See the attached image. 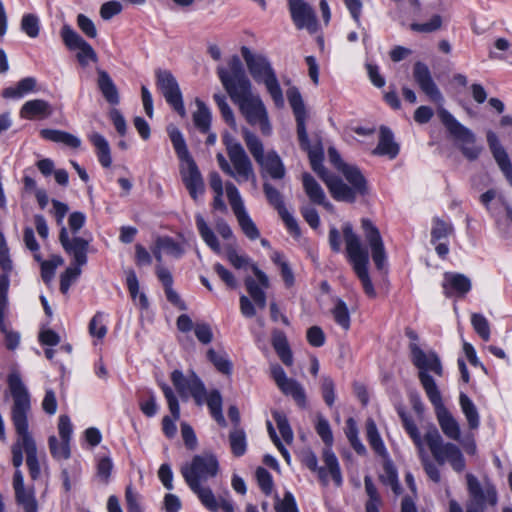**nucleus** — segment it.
I'll return each mask as SVG.
<instances>
[{
	"label": "nucleus",
	"mask_w": 512,
	"mask_h": 512,
	"mask_svg": "<svg viewBox=\"0 0 512 512\" xmlns=\"http://www.w3.org/2000/svg\"><path fill=\"white\" fill-rule=\"evenodd\" d=\"M224 142L233 168L226 158L221 153H218L216 159L221 170L235 178L238 183L251 180L255 184L256 176L252 163L241 144L233 140L228 133L224 135Z\"/></svg>",
	"instance_id": "nucleus-5"
},
{
	"label": "nucleus",
	"mask_w": 512,
	"mask_h": 512,
	"mask_svg": "<svg viewBox=\"0 0 512 512\" xmlns=\"http://www.w3.org/2000/svg\"><path fill=\"white\" fill-rule=\"evenodd\" d=\"M12 272L13 262L9 248L4 234L0 231V331L5 336V346L9 350H15L20 343L19 333L9 331L4 322L8 310V290Z\"/></svg>",
	"instance_id": "nucleus-4"
},
{
	"label": "nucleus",
	"mask_w": 512,
	"mask_h": 512,
	"mask_svg": "<svg viewBox=\"0 0 512 512\" xmlns=\"http://www.w3.org/2000/svg\"><path fill=\"white\" fill-rule=\"evenodd\" d=\"M171 382L182 399H188L191 396L196 405L202 406L205 402L207 389L203 381L194 371H189L184 375L181 370H174L171 373Z\"/></svg>",
	"instance_id": "nucleus-10"
},
{
	"label": "nucleus",
	"mask_w": 512,
	"mask_h": 512,
	"mask_svg": "<svg viewBox=\"0 0 512 512\" xmlns=\"http://www.w3.org/2000/svg\"><path fill=\"white\" fill-rule=\"evenodd\" d=\"M207 358L219 372L226 375L231 374L232 363L225 352H216L213 348H210L207 351Z\"/></svg>",
	"instance_id": "nucleus-48"
},
{
	"label": "nucleus",
	"mask_w": 512,
	"mask_h": 512,
	"mask_svg": "<svg viewBox=\"0 0 512 512\" xmlns=\"http://www.w3.org/2000/svg\"><path fill=\"white\" fill-rule=\"evenodd\" d=\"M399 150V144L395 141L391 130H380L378 145L374 149L373 153L394 159L398 155Z\"/></svg>",
	"instance_id": "nucleus-31"
},
{
	"label": "nucleus",
	"mask_w": 512,
	"mask_h": 512,
	"mask_svg": "<svg viewBox=\"0 0 512 512\" xmlns=\"http://www.w3.org/2000/svg\"><path fill=\"white\" fill-rule=\"evenodd\" d=\"M345 244L346 258L349 263H352V226L347 224L340 232L337 228L332 227L329 230V245L331 249L339 253L342 251V246Z\"/></svg>",
	"instance_id": "nucleus-26"
},
{
	"label": "nucleus",
	"mask_w": 512,
	"mask_h": 512,
	"mask_svg": "<svg viewBox=\"0 0 512 512\" xmlns=\"http://www.w3.org/2000/svg\"><path fill=\"white\" fill-rule=\"evenodd\" d=\"M21 30L30 38H36L40 33V20L35 14H25L21 19Z\"/></svg>",
	"instance_id": "nucleus-55"
},
{
	"label": "nucleus",
	"mask_w": 512,
	"mask_h": 512,
	"mask_svg": "<svg viewBox=\"0 0 512 512\" xmlns=\"http://www.w3.org/2000/svg\"><path fill=\"white\" fill-rule=\"evenodd\" d=\"M369 255L367 249L363 248L360 239L354 235V272L361 281L362 287L366 295L375 297L376 291L371 282L369 272Z\"/></svg>",
	"instance_id": "nucleus-18"
},
{
	"label": "nucleus",
	"mask_w": 512,
	"mask_h": 512,
	"mask_svg": "<svg viewBox=\"0 0 512 512\" xmlns=\"http://www.w3.org/2000/svg\"><path fill=\"white\" fill-rule=\"evenodd\" d=\"M469 499L466 503V512H485L487 506L497 504V492L493 485L482 487L473 474L466 475Z\"/></svg>",
	"instance_id": "nucleus-11"
},
{
	"label": "nucleus",
	"mask_w": 512,
	"mask_h": 512,
	"mask_svg": "<svg viewBox=\"0 0 512 512\" xmlns=\"http://www.w3.org/2000/svg\"><path fill=\"white\" fill-rule=\"evenodd\" d=\"M459 402L470 429L475 430L480 425L479 413L472 400L464 393L460 394Z\"/></svg>",
	"instance_id": "nucleus-42"
},
{
	"label": "nucleus",
	"mask_w": 512,
	"mask_h": 512,
	"mask_svg": "<svg viewBox=\"0 0 512 512\" xmlns=\"http://www.w3.org/2000/svg\"><path fill=\"white\" fill-rule=\"evenodd\" d=\"M158 243V247L162 248V250L168 254L171 255L174 258H180L184 254V248L176 242L173 238L168 236L158 237L156 239Z\"/></svg>",
	"instance_id": "nucleus-54"
},
{
	"label": "nucleus",
	"mask_w": 512,
	"mask_h": 512,
	"mask_svg": "<svg viewBox=\"0 0 512 512\" xmlns=\"http://www.w3.org/2000/svg\"><path fill=\"white\" fill-rule=\"evenodd\" d=\"M217 74L247 123L251 126L267 128L269 121L266 108L260 97L252 93L251 81L245 73L240 58L237 55L232 56L228 61V68L218 67Z\"/></svg>",
	"instance_id": "nucleus-1"
},
{
	"label": "nucleus",
	"mask_w": 512,
	"mask_h": 512,
	"mask_svg": "<svg viewBox=\"0 0 512 512\" xmlns=\"http://www.w3.org/2000/svg\"><path fill=\"white\" fill-rule=\"evenodd\" d=\"M257 163L271 176L273 179H282L285 176V167L280 157L275 152H268Z\"/></svg>",
	"instance_id": "nucleus-35"
},
{
	"label": "nucleus",
	"mask_w": 512,
	"mask_h": 512,
	"mask_svg": "<svg viewBox=\"0 0 512 512\" xmlns=\"http://www.w3.org/2000/svg\"><path fill=\"white\" fill-rule=\"evenodd\" d=\"M241 54L253 79L265 85L276 106H282L284 104L282 89L268 60L262 55L252 53L247 47L241 48Z\"/></svg>",
	"instance_id": "nucleus-6"
},
{
	"label": "nucleus",
	"mask_w": 512,
	"mask_h": 512,
	"mask_svg": "<svg viewBox=\"0 0 512 512\" xmlns=\"http://www.w3.org/2000/svg\"><path fill=\"white\" fill-rule=\"evenodd\" d=\"M271 377L281 392L291 396L302 408L306 406V394L302 385L295 379L288 378L284 369L279 364L271 366Z\"/></svg>",
	"instance_id": "nucleus-16"
},
{
	"label": "nucleus",
	"mask_w": 512,
	"mask_h": 512,
	"mask_svg": "<svg viewBox=\"0 0 512 512\" xmlns=\"http://www.w3.org/2000/svg\"><path fill=\"white\" fill-rule=\"evenodd\" d=\"M380 479L383 484L390 486L394 493H400L397 470L391 461H386L384 463L383 474L380 476Z\"/></svg>",
	"instance_id": "nucleus-51"
},
{
	"label": "nucleus",
	"mask_w": 512,
	"mask_h": 512,
	"mask_svg": "<svg viewBox=\"0 0 512 512\" xmlns=\"http://www.w3.org/2000/svg\"><path fill=\"white\" fill-rule=\"evenodd\" d=\"M190 489L197 494L203 506L209 511L217 512L221 508L224 512H234L233 504L225 498L218 500L210 488L199 485Z\"/></svg>",
	"instance_id": "nucleus-27"
},
{
	"label": "nucleus",
	"mask_w": 512,
	"mask_h": 512,
	"mask_svg": "<svg viewBox=\"0 0 512 512\" xmlns=\"http://www.w3.org/2000/svg\"><path fill=\"white\" fill-rule=\"evenodd\" d=\"M213 98L225 123L228 126H235L234 113L227 102L226 96L224 94H214Z\"/></svg>",
	"instance_id": "nucleus-64"
},
{
	"label": "nucleus",
	"mask_w": 512,
	"mask_h": 512,
	"mask_svg": "<svg viewBox=\"0 0 512 512\" xmlns=\"http://www.w3.org/2000/svg\"><path fill=\"white\" fill-rule=\"evenodd\" d=\"M237 221L243 233L250 240H256L260 232L246 211L236 215Z\"/></svg>",
	"instance_id": "nucleus-52"
},
{
	"label": "nucleus",
	"mask_w": 512,
	"mask_h": 512,
	"mask_svg": "<svg viewBox=\"0 0 512 512\" xmlns=\"http://www.w3.org/2000/svg\"><path fill=\"white\" fill-rule=\"evenodd\" d=\"M302 181L309 199L316 204H323L325 200V193L317 181L309 173L303 174Z\"/></svg>",
	"instance_id": "nucleus-43"
},
{
	"label": "nucleus",
	"mask_w": 512,
	"mask_h": 512,
	"mask_svg": "<svg viewBox=\"0 0 512 512\" xmlns=\"http://www.w3.org/2000/svg\"><path fill=\"white\" fill-rule=\"evenodd\" d=\"M53 113V107L43 99H33L25 102L20 109V117L29 120H44Z\"/></svg>",
	"instance_id": "nucleus-29"
},
{
	"label": "nucleus",
	"mask_w": 512,
	"mask_h": 512,
	"mask_svg": "<svg viewBox=\"0 0 512 512\" xmlns=\"http://www.w3.org/2000/svg\"><path fill=\"white\" fill-rule=\"evenodd\" d=\"M156 74V85L161 91L166 102L177 112L181 117H185L186 111L183 103L182 93L179 85L168 70L158 69Z\"/></svg>",
	"instance_id": "nucleus-13"
},
{
	"label": "nucleus",
	"mask_w": 512,
	"mask_h": 512,
	"mask_svg": "<svg viewBox=\"0 0 512 512\" xmlns=\"http://www.w3.org/2000/svg\"><path fill=\"white\" fill-rule=\"evenodd\" d=\"M225 256L229 263L236 269L246 267L250 263L249 257L237 252V243H227L224 248Z\"/></svg>",
	"instance_id": "nucleus-50"
},
{
	"label": "nucleus",
	"mask_w": 512,
	"mask_h": 512,
	"mask_svg": "<svg viewBox=\"0 0 512 512\" xmlns=\"http://www.w3.org/2000/svg\"><path fill=\"white\" fill-rule=\"evenodd\" d=\"M302 462L309 470L317 473V476L323 485L328 484V474H330L329 468L325 463L324 466H318V459L314 452H304L302 456Z\"/></svg>",
	"instance_id": "nucleus-41"
},
{
	"label": "nucleus",
	"mask_w": 512,
	"mask_h": 512,
	"mask_svg": "<svg viewBox=\"0 0 512 512\" xmlns=\"http://www.w3.org/2000/svg\"><path fill=\"white\" fill-rule=\"evenodd\" d=\"M244 140L255 161H260L264 156V149L263 144L259 138L255 136L250 130H245Z\"/></svg>",
	"instance_id": "nucleus-58"
},
{
	"label": "nucleus",
	"mask_w": 512,
	"mask_h": 512,
	"mask_svg": "<svg viewBox=\"0 0 512 512\" xmlns=\"http://www.w3.org/2000/svg\"><path fill=\"white\" fill-rule=\"evenodd\" d=\"M48 445L50 453L55 459H68L70 457V442L61 440V443H59L55 436H50L48 439Z\"/></svg>",
	"instance_id": "nucleus-53"
},
{
	"label": "nucleus",
	"mask_w": 512,
	"mask_h": 512,
	"mask_svg": "<svg viewBox=\"0 0 512 512\" xmlns=\"http://www.w3.org/2000/svg\"><path fill=\"white\" fill-rule=\"evenodd\" d=\"M37 81L34 77H26L21 79L15 86L8 87L2 91L4 98L20 99L25 95L33 92L36 88Z\"/></svg>",
	"instance_id": "nucleus-38"
},
{
	"label": "nucleus",
	"mask_w": 512,
	"mask_h": 512,
	"mask_svg": "<svg viewBox=\"0 0 512 512\" xmlns=\"http://www.w3.org/2000/svg\"><path fill=\"white\" fill-rule=\"evenodd\" d=\"M287 99L293 110L297 128H305L306 109L299 90L291 87L287 90Z\"/></svg>",
	"instance_id": "nucleus-34"
},
{
	"label": "nucleus",
	"mask_w": 512,
	"mask_h": 512,
	"mask_svg": "<svg viewBox=\"0 0 512 512\" xmlns=\"http://www.w3.org/2000/svg\"><path fill=\"white\" fill-rule=\"evenodd\" d=\"M448 139L458 147L468 160H475L482 151L470 130H448Z\"/></svg>",
	"instance_id": "nucleus-22"
},
{
	"label": "nucleus",
	"mask_w": 512,
	"mask_h": 512,
	"mask_svg": "<svg viewBox=\"0 0 512 512\" xmlns=\"http://www.w3.org/2000/svg\"><path fill=\"white\" fill-rule=\"evenodd\" d=\"M332 314L336 323L347 331L350 327V317L348 307L343 300H336Z\"/></svg>",
	"instance_id": "nucleus-57"
},
{
	"label": "nucleus",
	"mask_w": 512,
	"mask_h": 512,
	"mask_svg": "<svg viewBox=\"0 0 512 512\" xmlns=\"http://www.w3.org/2000/svg\"><path fill=\"white\" fill-rule=\"evenodd\" d=\"M409 348L412 362L419 369V380L426 394L428 395V385L430 383L434 386L435 389L438 388L432 376H430L427 372L431 371L438 376H442L443 368L441 361L435 352H425L417 345V343H410Z\"/></svg>",
	"instance_id": "nucleus-9"
},
{
	"label": "nucleus",
	"mask_w": 512,
	"mask_h": 512,
	"mask_svg": "<svg viewBox=\"0 0 512 512\" xmlns=\"http://www.w3.org/2000/svg\"><path fill=\"white\" fill-rule=\"evenodd\" d=\"M210 410L212 417L222 427L227 425L222 413V396L216 389L207 392L205 402Z\"/></svg>",
	"instance_id": "nucleus-39"
},
{
	"label": "nucleus",
	"mask_w": 512,
	"mask_h": 512,
	"mask_svg": "<svg viewBox=\"0 0 512 512\" xmlns=\"http://www.w3.org/2000/svg\"><path fill=\"white\" fill-rule=\"evenodd\" d=\"M316 432L321 437L323 442L325 443L326 447L323 449V462L326 464V466L329 468L330 475L335 482L336 485H341L342 483V477L341 472L339 468L338 460L335 456V454L331 451L330 447L333 443V435L332 431L330 429V425L328 421L322 417L318 416L317 424H316Z\"/></svg>",
	"instance_id": "nucleus-14"
},
{
	"label": "nucleus",
	"mask_w": 512,
	"mask_h": 512,
	"mask_svg": "<svg viewBox=\"0 0 512 512\" xmlns=\"http://www.w3.org/2000/svg\"><path fill=\"white\" fill-rule=\"evenodd\" d=\"M7 383L13 399L11 419L16 433L23 438V449L26 453V465L30 477L37 480L40 477L37 446L28 430V414L31 411L30 394L18 371L8 375Z\"/></svg>",
	"instance_id": "nucleus-2"
},
{
	"label": "nucleus",
	"mask_w": 512,
	"mask_h": 512,
	"mask_svg": "<svg viewBox=\"0 0 512 512\" xmlns=\"http://www.w3.org/2000/svg\"><path fill=\"white\" fill-rule=\"evenodd\" d=\"M366 436L367 440L372 449L380 456H386V448L380 437L375 422L372 419H368L366 423Z\"/></svg>",
	"instance_id": "nucleus-44"
},
{
	"label": "nucleus",
	"mask_w": 512,
	"mask_h": 512,
	"mask_svg": "<svg viewBox=\"0 0 512 512\" xmlns=\"http://www.w3.org/2000/svg\"><path fill=\"white\" fill-rule=\"evenodd\" d=\"M231 452L235 457H241L247 450L246 433L241 427H234L229 433Z\"/></svg>",
	"instance_id": "nucleus-40"
},
{
	"label": "nucleus",
	"mask_w": 512,
	"mask_h": 512,
	"mask_svg": "<svg viewBox=\"0 0 512 512\" xmlns=\"http://www.w3.org/2000/svg\"><path fill=\"white\" fill-rule=\"evenodd\" d=\"M442 26V17L435 14L431 17L428 22L417 23L413 22L410 24V29L418 33H432L439 30Z\"/></svg>",
	"instance_id": "nucleus-61"
},
{
	"label": "nucleus",
	"mask_w": 512,
	"mask_h": 512,
	"mask_svg": "<svg viewBox=\"0 0 512 512\" xmlns=\"http://www.w3.org/2000/svg\"><path fill=\"white\" fill-rule=\"evenodd\" d=\"M97 73H98V81H97L98 88L101 91L105 100L112 105L118 104L119 103V93H118L116 85L114 84V82L111 79V77L109 76V74L106 71L101 70V69H99L97 71Z\"/></svg>",
	"instance_id": "nucleus-33"
},
{
	"label": "nucleus",
	"mask_w": 512,
	"mask_h": 512,
	"mask_svg": "<svg viewBox=\"0 0 512 512\" xmlns=\"http://www.w3.org/2000/svg\"><path fill=\"white\" fill-rule=\"evenodd\" d=\"M428 398L433 404L439 426L444 435L454 441H460L461 430L457 420L444 406L440 391L430 383L428 385Z\"/></svg>",
	"instance_id": "nucleus-12"
},
{
	"label": "nucleus",
	"mask_w": 512,
	"mask_h": 512,
	"mask_svg": "<svg viewBox=\"0 0 512 512\" xmlns=\"http://www.w3.org/2000/svg\"><path fill=\"white\" fill-rule=\"evenodd\" d=\"M16 503L24 509V512H38V503L33 490L15 491Z\"/></svg>",
	"instance_id": "nucleus-49"
},
{
	"label": "nucleus",
	"mask_w": 512,
	"mask_h": 512,
	"mask_svg": "<svg viewBox=\"0 0 512 512\" xmlns=\"http://www.w3.org/2000/svg\"><path fill=\"white\" fill-rule=\"evenodd\" d=\"M413 78L419 89L432 101L438 102L442 99V94L432 78L429 67L421 62H415L413 66Z\"/></svg>",
	"instance_id": "nucleus-21"
},
{
	"label": "nucleus",
	"mask_w": 512,
	"mask_h": 512,
	"mask_svg": "<svg viewBox=\"0 0 512 512\" xmlns=\"http://www.w3.org/2000/svg\"><path fill=\"white\" fill-rule=\"evenodd\" d=\"M81 274V266H70L60 276V291L66 294L73 282H75Z\"/></svg>",
	"instance_id": "nucleus-63"
},
{
	"label": "nucleus",
	"mask_w": 512,
	"mask_h": 512,
	"mask_svg": "<svg viewBox=\"0 0 512 512\" xmlns=\"http://www.w3.org/2000/svg\"><path fill=\"white\" fill-rule=\"evenodd\" d=\"M180 173L190 196L196 200L204 192V181L195 161L182 164Z\"/></svg>",
	"instance_id": "nucleus-24"
},
{
	"label": "nucleus",
	"mask_w": 512,
	"mask_h": 512,
	"mask_svg": "<svg viewBox=\"0 0 512 512\" xmlns=\"http://www.w3.org/2000/svg\"><path fill=\"white\" fill-rule=\"evenodd\" d=\"M263 191L269 204L273 206L278 213L286 209L281 193L270 183L265 182L263 184Z\"/></svg>",
	"instance_id": "nucleus-62"
},
{
	"label": "nucleus",
	"mask_w": 512,
	"mask_h": 512,
	"mask_svg": "<svg viewBox=\"0 0 512 512\" xmlns=\"http://www.w3.org/2000/svg\"><path fill=\"white\" fill-rule=\"evenodd\" d=\"M272 416L276 422L277 428L279 429L282 438L286 443L290 444L293 441V431L290 427L286 415L280 411H274Z\"/></svg>",
	"instance_id": "nucleus-59"
},
{
	"label": "nucleus",
	"mask_w": 512,
	"mask_h": 512,
	"mask_svg": "<svg viewBox=\"0 0 512 512\" xmlns=\"http://www.w3.org/2000/svg\"><path fill=\"white\" fill-rule=\"evenodd\" d=\"M92 143L97 149L99 162L103 167H110L112 163L110 147L106 139L98 133H94L90 137Z\"/></svg>",
	"instance_id": "nucleus-45"
},
{
	"label": "nucleus",
	"mask_w": 512,
	"mask_h": 512,
	"mask_svg": "<svg viewBox=\"0 0 512 512\" xmlns=\"http://www.w3.org/2000/svg\"><path fill=\"white\" fill-rule=\"evenodd\" d=\"M41 137L45 140L61 143L69 148H78L81 145V140L64 130H41Z\"/></svg>",
	"instance_id": "nucleus-37"
},
{
	"label": "nucleus",
	"mask_w": 512,
	"mask_h": 512,
	"mask_svg": "<svg viewBox=\"0 0 512 512\" xmlns=\"http://www.w3.org/2000/svg\"><path fill=\"white\" fill-rule=\"evenodd\" d=\"M361 228L371 248L372 260L376 268L381 271L385 267L387 255L380 232L371 220L367 218L361 220Z\"/></svg>",
	"instance_id": "nucleus-17"
},
{
	"label": "nucleus",
	"mask_w": 512,
	"mask_h": 512,
	"mask_svg": "<svg viewBox=\"0 0 512 512\" xmlns=\"http://www.w3.org/2000/svg\"><path fill=\"white\" fill-rule=\"evenodd\" d=\"M424 440L435 461L430 460L423 450L420 451L421 464L430 480L435 483H439L441 480L437 465L442 466L449 463L452 469L458 473L465 469V458L460 448L454 443L445 442L437 428H430L425 433Z\"/></svg>",
	"instance_id": "nucleus-3"
},
{
	"label": "nucleus",
	"mask_w": 512,
	"mask_h": 512,
	"mask_svg": "<svg viewBox=\"0 0 512 512\" xmlns=\"http://www.w3.org/2000/svg\"><path fill=\"white\" fill-rule=\"evenodd\" d=\"M59 241L65 252L73 257L74 265L82 267L87 263L88 240L78 236L70 238L66 227L62 226Z\"/></svg>",
	"instance_id": "nucleus-19"
},
{
	"label": "nucleus",
	"mask_w": 512,
	"mask_h": 512,
	"mask_svg": "<svg viewBox=\"0 0 512 512\" xmlns=\"http://www.w3.org/2000/svg\"><path fill=\"white\" fill-rule=\"evenodd\" d=\"M251 268L259 283H257L255 279L249 276L245 278V287L255 304L260 309H264L266 307V293L264 289L269 288V279L268 276L255 264H252Z\"/></svg>",
	"instance_id": "nucleus-23"
},
{
	"label": "nucleus",
	"mask_w": 512,
	"mask_h": 512,
	"mask_svg": "<svg viewBox=\"0 0 512 512\" xmlns=\"http://www.w3.org/2000/svg\"><path fill=\"white\" fill-rule=\"evenodd\" d=\"M487 141L491 152L498 163L501 171L504 173L510 184L512 185V164L508 158L504 148L500 145L497 137L494 133L489 132L487 135Z\"/></svg>",
	"instance_id": "nucleus-30"
},
{
	"label": "nucleus",
	"mask_w": 512,
	"mask_h": 512,
	"mask_svg": "<svg viewBox=\"0 0 512 512\" xmlns=\"http://www.w3.org/2000/svg\"><path fill=\"white\" fill-rule=\"evenodd\" d=\"M225 188L227 198L235 216L246 211L237 187L232 182H227Z\"/></svg>",
	"instance_id": "nucleus-56"
},
{
	"label": "nucleus",
	"mask_w": 512,
	"mask_h": 512,
	"mask_svg": "<svg viewBox=\"0 0 512 512\" xmlns=\"http://www.w3.org/2000/svg\"><path fill=\"white\" fill-rule=\"evenodd\" d=\"M170 139L175 149V152L182 164L189 163L190 161H194L192 156L190 155L184 137L180 133L179 130H172L170 133Z\"/></svg>",
	"instance_id": "nucleus-46"
},
{
	"label": "nucleus",
	"mask_w": 512,
	"mask_h": 512,
	"mask_svg": "<svg viewBox=\"0 0 512 512\" xmlns=\"http://www.w3.org/2000/svg\"><path fill=\"white\" fill-rule=\"evenodd\" d=\"M272 346L276 351L277 355L281 359V361L287 365L291 366L293 363V356L291 349L288 344L287 337L284 332L275 330L272 334Z\"/></svg>",
	"instance_id": "nucleus-36"
},
{
	"label": "nucleus",
	"mask_w": 512,
	"mask_h": 512,
	"mask_svg": "<svg viewBox=\"0 0 512 512\" xmlns=\"http://www.w3.org/2000/svg\"><path fill=\"white\" fill-rule=\"evenodd\" d=\"M329 162L340 172L343 173L346 180L352 183V168L344 163L341 159L340 154L334 147L328 149Z\"/></svg>",
	"instance_id": "nucleus-60"
},
{
	"label": "nucleus",
	"mask_w": 512,
	"mask_h": 512,
	"mask_svg": "<svg viewBox=\"0 0 512 512\" xmlns=\"http://www.w3.org/2000/svg\"><path fill=\"white\" fill-rule=\"evenodd\" d=\"M312 170L321 178L328 187L331 195L337 200H348L352 190L342 179L331 174L323 165L324 151L322 146L315 145L306 149Z\"/></svg>",
	"instance_id": "nucleus-7"
},
{
	"label": "nucleus",
	"mask_w": 512,
	"mask_h": 512,
	"mask_svg": "<svg viewBox=\"0 0 512 512\" xmlns=\"http://www.w3.org/2000/svg\"><path fill=\"white\" fill-rule=\"evenodd\" d=\"M65 46L70 50L78 49L77 59L79 63L86 66L89 61L96 62L97 54L92 46L86 42L71 26L65 24L60 31Z\"/></svg>",
	"instance_id": "nucleus-15"
},
{
	"label": "nucleus",
	"mask_w": 512,
	"mask_h": 512,
	"mask_svg": "<svg viewBox=\"0 0 512 512\" xmlns=\"http://www.w3.org/2000/svg\"><path fill=\"white\" fill-rule=\"evenodd\" d=\"M219 464L213 454L196 455L190 464L181 468V474L190 488H197L202 482L215 477Z\"/></svg>",
	"instance_id": "nucleus-8"
},
{
	"label": "nucleus",
	"mask_w": 512,
	"mask_h": 512,
	"mask_svg": "<svg viewBox=\"0 0 512 512\" xmlns=\"http://www.w3.org/2000/svg\"><path fill=\"white\" fill-rule=\"evenodd\" d=\"M470 279L460 273H446L442 284L444 294L447 297L453 295L462 297L471 290Z\"/></svg>",
	"instance_id": "nucleus-28"
},
{
	"label": "nucleus",
	"mask_w": 512,
	"mask_h": 512,
	"mask_svg": "<svg viewBox=\"0 0 512 512\" xmlns=\"http://www.w3.org/2000/svg\"><path fill=\"white\" fill-rule=\"evenodd\" d=\"M196 110L193 112V121L197 128H210L212 114L207 105L199 98L195 99Z\"/></svg>",
	"instance_id": "nucleus-47"
},
{
	"label": "nucleus",
	"mask_w": 512,
	"mask_h": 512,
	"mask_svg": "<svg viewBox=\"0 0 512 512\" xmlns=\"http://www.w3.org/2000/svg\"><path fill=\"white\" fill-rule=\"evenodd\" d=\"M195 221L197 230L202 240L214 253L220 255L223 252L220 242L214 231L209 227V225L203 218V216L201 214H197L195 216Z\"/></svg>",
	"instance_id": "nucleus-32"
},
{
	"label": "nucleus",
	"mask_w": 512,
	"mask_h": 512,
	"mask_svg": "<svg viewBox=\"0 0 512 512\" xmlns=\"http://www.w3.org/2000/svg\"><path fill=\"white\" fill-rule=\"evenodd\" d=\"M292 20L298 29H307L310 32L317 30V21L314 10L304 0H288Z\"/></svg>",
	"instance_id": "nucleus-20"
},
{
	"label": "nucleus",
	"mask_w": 512,
	"mask_h": 512,
	"mask_svg": "<svg viewBox=\"0 0 512 512\" xmlns=\"http://www.w3.org/2000/svg\"><path fill=\"white\" fill-rule=\"evenodd\" d=\"M161 389L164 393V396L167 400L169 410L172 414L173 419H171L169 416H165L162 420V429L164 434L168 438H172L176 435L177 427L175 425V421L179 419L180 417V407L178 399L173 392L172 388L168 386L167 384L163 383L161 384Z\"/></svg>",
	"instance_id": "nucleus-25"
}]
</instances>
